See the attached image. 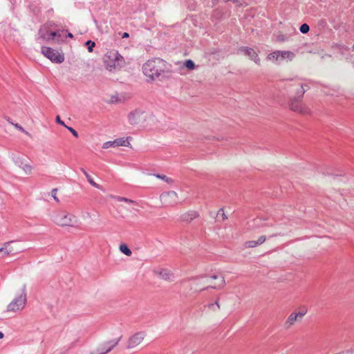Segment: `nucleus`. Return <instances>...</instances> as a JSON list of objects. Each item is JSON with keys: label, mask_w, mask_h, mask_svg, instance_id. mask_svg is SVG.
I'll list each match as a JSON object with an SVG mask.
<instances>
[{"label": "nucleus", "mask_w": 354, "mask_h": 354, "mask_svg": "<svg viewBox=\"0 0 354 354\" xmlns=\"http://www.w3.org/2000/svg\"><path fill=\"white\" fill-rule=\"evenodd\" d=\"M295 87V95L290 97L288 102V106L290 110L302 114H307L310 112L309 109L304 106L302 103L304 95L306 90L302 84H293Z\"/></svg>", "instance_id": "obj_1"}, {"label": "nucleus", "mask_w": 354, "mask_h": 354, "mask_svg": "<svg viewBox=\"0 0 354 354\" xmlns=\"http://www.w3.org/2000/svg\"><path fill=\"white\" fill-rule=\"evenodd\" d=\"M165 62L158 57L148 60L142 66L143 73L151 78L154 80L159 77L162 73L165 71Z\"/></svg>", "instance_id": "obj_2"}, {"label": "nucleus", "mask_w": 354, "mask_h": 354, "mask_svg": "<svg viewBox=\"0 0 354 354\" xmlns=\"http://www.w3.org/2000/svg\"><path fill=\"white\" fill-rule=\"evenodd\" d=\"M27 302L26 298V286L24 284L21 288L20 295L16 297L8 306L7 310L16 312L21 310Z\"/></svg>", "instance_id": "obj_3"}, {"label": "nucleus", "mask_w": 354, "mask_h": 354, "mask_svg": "<svg viewBox=\"0 0 354 354\" xmlns=\"http://www.w3.org/2000/svg\"><path fill=\"white\" fill-rule=\"evenodd\" d=\"M41 53L53 63L61 64L64 61V54L59 53L50 47L43 46L41 48Z\"/></svg>", "instance_id": "obj_4"}, {"label": "nucleus", "mask_w": 354, "mask_h": 354, "mask_svg": "<svg viewBox=\"0 0 354 354\" xmlns=\"http://www.w3.org/2000/svg\"><path fill=\"white\" fill-rule=\"evenodd\" d=\"M64 30H58V31H50L47 32L46 33L41 28L39 30V37L43 39L44 40L50 41L53 39H56L58 42L64 41V38L61 34Z\"/></svg>", "instance_id": "obj_5"}, {"label": "nucleus", "mask_w": 354, "mask_h": 354, "mask_svg": "<svg viewBox=\"0 0 354 354\" xmlns=\"http://www.w3.org/2000/svg\"><path fill=\"white\" fill-rule=\"evenodd\" d=\"M122 336L117 339H111L104 342L97 349L96 354H106L110 352L115 346H116L120 341Z\"/></svg>", "instance_id": "obj_6"}, {"label": "nucleus", "mask_w": 354, "mask_h": 354, "mask_svg": "<svg viewBox=\"0 0 354 354\" xmlns=\"http://www.w3.org/2000/svg\"><path fill=\"white\" fill-rule=\"evenodd\" d=\"M108 57L111 59V64L107 65V68L111 71L112 68L120 67L124 62L123 57L118 51H111Z\"/></svg>", "instance_id": "obj_7"}, {"label": "nucleus", "mask_w": 354, "mask_h": 354, "mask_svg": "<svg viewBox=\"0 0 354 354\" xmlns=\"http://www.w3.org/2000/svg\"><path fill=\"white\" fill-rule=\"evenodd\" d=\"M75 216L70 214L62 212L55 217L56 223L61 226H72L73 225V218Z\"/></svg>", "instance_id": "obj_8"}, {"label": "nucleus", "mask_w": 354, "mask_h": 354, "mask_svg": "<svg viewBox=\"0 0 354 354\" xmlns=\"http://www.w3.org/2000/svg\"><path fill=\"white\" fill-rule=\"evenodd\" d=\"M238 52L243 53L251 60L254 61L257 64L260 65V58L253 48L248 46H241L238 49Z\"/></svg>", "instance_id": "obj_9"}, {"label": "nucleus", "mask_w": 354, "mask_h": 354, "mask_svg": "<svg viewBox=\"0 0 354 354\" xmlns=\"http://www.w3.org/2000/svg\"><path fill=\"white\" fill-rule=\"evenodd\" d=\"M145 336V335L142 332H138L132 335L128 341L127 348H131L139 345L144 339Z\"/></svg>", "instance_id": "obj_10"}, {"label": "nucleus", "mask_w": 354, "mask_h": 354, "mask_svg": "<svg viewBox=\"0 0 354 354\" xmlns=\"http://www.w3.org/2000/svg\"><path fill=\"white\" fill-rule=\"evenodd\" d=\"M14 242H15V241H10L4 243L3 246L0 248V254L1 252H3L5 254L8 255V254H15L18 252H20L21 250L15 251L12 248H8V245H9L10 243H12Z\"/></svg>", "instance_id": "obj_11"}, {"label": "nucleus", "mask_w": 354, "mask_h": 354, "mask_svg": "<svg viewBox=\"0 0 354 354\" xmlns=\"http://www.w3.org/2000/svg\"><path fill=\"white\" fill-rule=\"evenodd\" d=\"M282 57L283 55L281 54V51L276 50L272 53L268 54L267 59L276 63H280L281 61H283Z\"/></svg>", "instance_id": "obj_12"}, {"label": "nucleus", "mask_w": 354, "mask_h": 354, "mask_svg": "<svg viewBox=\"0 0 354 354\" xmlns=\"http://www.w3.org/2000/svg\"><path fill=\"white\" fill-rule=\"evenodd\" d=\"M156 274L162 279L165 281H171L172 274L167 269H161L158 271H155Z\"/></svg>", "instance_id": "obj_13"}, {"label": "nucleus", "mask_w": 354, "mask_h": 354, "mask_svg": "<svg viewBox=\"0 0 354 354\" xmlns=\"http://www.w3.org/2000/svg\"><path fill=\"white\" fill-rule=\"evenodd\" d=\"M198 216V214L195 211H189L181 216V219L183 221L189 223L193 221L195 218Z\"/></svg>", "instance_id": "obj_14"}, {"label": "nucleus", "mask_w": 354, "mask_h": 354, "mask_svg": "<svg viewBox=\"0 0 354 354\" xmlns=\"http://www.w3.org/2000/svg\"><path fill=\"white\" fill-rule=\"evenodd\" d=\"M225 284V279L223 277H221V283L218 285H214V286H211V285H208L207 286H204L201 288H200L199 290H196V291H199V292H201L203 290H207L209 288H213V289H221L222 288Z\"/></svg>", "instance_id": "obj_15"}, {"label": "nucleus", "mask_w": 354, "mask_h": 354, "mask_svg": "<svg viewBox=\"0 0 354 354\" xmlns=\"http://www.w3.org/2000/svg\"><path fill=\"white\" fill-rule=\"evenodd\" d=\"M140 115V111L138 110H135L133 111H131L129 113L128 115V119L130 122V124H137L138 123V116Z\"/></svg>", "instance_id": "obj_16"}, {"label": "nucleus", "mask_w": 354, "mask_h": 354, "mask_svg": "<svg viewBox=\"0 0 354 354\" xmlns=\"http://www.w3.org/2000/svg\"><path fill=\"white\" fill-rule=\"evenodd\" d=\"M80 170L82 171V173L84 174V176H86L88 182L94 187L95 188H97V189H100L101 188V186L96 183L93 179L91 178V176L88 174V172L84 169V168H81Z\"/></svg>", "instance_id": "obj_17"}, {"label": "nucleus", "mask_w": 354, "mask_h": 354, "mask_svg": "<svg viewBox=\"0 0 354 354\" xmlns=\"http://www.w3.org/2000/svg\"><path fill=\"white\" fill-rule=\"evenodd\" d=\"M192 279L196 281V286H201L209 283V278L204 276L192 277Z\"/></svg>", "instance_id": "obj_18"}, {"label": "nucleus", "mask_w": 354, "mask_h": 354, "mask_svg": "<svg viewBox=\"0 0 354 354\" xmlns=\"http://www.w3.org/2000/svg\"><path fill=\"white\" fill-rule=\"evenodd\" d=\"M113 143H115V146H128L129 144L128 139L125 138H117L113 141Z\"/></svg>", "instance_id": "obj_19"}, {"label": "nucleus", "mask_w": 354, "mask_h": 354, "mask_svg": "<svg viewBox=\"0 0 354 354\" xmlns=\"http://www.w3.org/2000/svg\"><path fill=\"white\" fill-rule=\"evenodd\" d=\"M120 251L127 256H131L132 254L131 250L129 249V246L125 243L120 244L119 247Z\"/></svg>", "instance_id": "obj_20"}, {"label": "nucleus", "mask_w": 354, "mask_h": 354, "mask_svg": "<svg viewBox=\"0 0 354 354\" xmlns=\"http://www.w3.org/2000/svg\"><path fill=\"white\" fill-rule=\"evenodd\" d=\"M227 218L223 208H220L216 213V221H223Z\"/></svg>", "instance_id": "obj_21"}, {"label": "nucleus", "mask_w": 354, "mask_h": 354, "mask_svg": "<svg viewBox=\"0 0 354 354\" xmlns=\"http://www.w3.org/2000/svg\"><path fill=\"white\" fill-rule=\"evenodd\" d=\"M12 160L15 164L20 168L25 164L24 159L19 156H13Z\"/></svg>", "instance_id": "obj_22"}, {"label": "nucleus", "mask_w": 354, "mask_h": 354, "mask_svg": "<svg viewBox=\"0 0 354 354\" xmlns=\"http://www.w3.org/2000/svg\"><path fill=\"white\" fill-rule=\"evenodd\" d=\"M281 54L283 55L282 59H288L289 60H292L295 57V54L289 50L281 51Z\"/></svg>", "instance_id": "obj_23"}, {"label": "nucleus", "mask_w": 354, "mask_h": 354, "mask_svg": "<svg viewBox=\"0 0 354 354\" xmlns=\"http://www.w3.org/2000/svg\"><path fill=\"white\" fill-rule=\"evenodd\" d=\"M85 46L87 48V50L89 53H92L93 51V48L95 46V43L91 40H87L85 44Z\"/></svg>", "instance_id": "obj_24"}, {"label": "nucleus", "mask_w": 354, "mask_h": 354, "mask_svg": "<svg viewBox=\"0 0 354 354\" xmlns=\"http://www.w3.org/2000/svg\"><path fill=\"white\" fill-rule=\"evenodd\" d=\"M184 66L189 70H194L196 67L195 63L192 59H187L184 62Z\"/></svg>", "instance_id": "obj_25"}, {"label": "nucleus", "mask_w": 354, "mask_h": 354, "mask_svg": "<svg viewBox=\"0 0 354 354\" xmlns=\"http://www.w3.org/2000/svg\"><path fill=\"white\" fill-rule=\"evenodd\" d=\"M21 169L25 171L26 174H30L32 173V167L30 164L25 163Z\"/></svg>", "instance_id": "obj_26"}, {"label": "nucleus", "mask_w": 354, "mask_h": 354, "mask_svg": "<svg viewBox=\"0 0 354 354\" xmlns=\"http://www.w3.org/2000/svg\"><path fill=\"white\" fill-rule=\"evenodd\" d=\"M299 30L303 34H306L310 30V26L307 24H303L300 26Z\"/></svg>", "instance_id": "obj_27"}, {"label": "nucleus", "mask_w": 354, "mask_h": 354, "mask_svg": "<svg viewBox=\"0 0 354 354\" xmlns=\"http://www.w3.org/2000/svg\"><path fill=\"white\" fill-rule=\"evenodd\" d=\"M259 245L257 244V241H248L245 243V248H254Z\"/></svg>", "instance_id": "obj_28"}, {"label": "nucleus", "mask_w": 354, "mask_h": 354, "mask_svg": "<svg viewBox=\"0 0 354 354\" xmlns=\"http://www.w3.org/2000/svg\"><path fill=\"white\" fill-rule=\"evenodd\" d=\"M298 317V315L297 313H291L288 319V322L291 325L296 320Z\"/></svg>", "instance_id": "obj_29"}, {"label": "nucleus", "mask_w": 354, "mask_h": 354, "mask_svg": "<svg viewBox=\"0 0 354 354\" xmlns=\"http://www.w3.org/2000/svg\"><path fill=\"white\" fill-rule=\"evenodd\" d=\"M158 178H160V179H162L164 180H165L166 182L169 183L170 181H172V180L171 178H169L168 177H167L165 175H162V174H156L155 175Z\"/></svg>", "instance_id": "obj_30"}, {"label": "nucleus", "mask_w": 354, "mask_h": 354, "mask_svg": "<svg viewBox=\"0 0 354 354\" xmlns=\"http://www.w3.org/2000/svg\"><path fill=\"white\" fill-rule=\"evenodd\" d=\"M65 127L76 138H78L79 135L76 130H75L73 128L68 126H65Z\"/></svg>", "instance_id": "obj_31"}, {"label": "nucleus", "mask_w": 354, "mask_h": 354, "mask_svg": "<svg viewBox=\"0 0 354 354\" xmlns=\"http://www.w3.org/2000/svg\"><path fill=\"white\" fill-rule=\"evenodd\" d=\"M112 146H115V143H113V141H109V142H106L103 144L102 148L108 149Z\"/></svg>", "instance_id": "obj_32"}, {"label": "nucleus", "mask_w": 354, "mask_h": 354, "mask_svg": "<svg viewBox=\"0 0 354 354\" xmlns=\"http://www.w3.org/2000/svg\"><path fill=\"white\" fill-rule=\"evenodd\" d=\"M57 188H55V189H53L52 191H51V196L55 199V201H56L57 202H59V199L57 197Z\"/></svg>", "instance_id": "obj_33"}, {"label": "nucleus", "mask_w": 354, "mask_h": 354, "mask_svg": "<svg viewBox=\"0 0 354 354\" xmlns=\"http://www.w3.org/2000/svg\"><path fill=\"white\" fill-rule=\"evenodd\" d=\"M266 236L264 235H262L259 237V239L257 240V244L259 245H261L262 243H263L266 241Z\"/></svg>", "instance_id": "obj_34"}, {"label": "nucleus", "mask_w": 354, "mask_h": 354, "mask_svg": "<svg viewBox=\"0 0 354 354\" xmlns=\"http://www.w3.org/2000/svg\"><path fill=\"white\" fill-rule=\"evenodd\" d=\"M55 121H56V122H57V124H60V125H62V126H63V127H65V126H66V125L65 124L64 122V121H62V120H61V118H60V116H59V115H57V116H56Z\"/></svg>", "instance_id": "obj_35"}, {"label": "nucleus", "mask_w": 354, "mask_h": 354, "mask_svg": "<svg viewBox=\"0 0 354 354\" xmlns=\"http://www.w3.org/2000/svg\"><path fill=\"white\" fill-rule=\"evenodd\" d=\"M118 201H124L126 203H135V201H132L131 199L124 198V197H120Z\"/></svg>", "instance_id": "obj_36"}, {"label": "nucleus", "mask_w": 354, "mask_h": 354, "mask_svg": "<svg viewBox=\"0 0 354 354\" xmlns=\"http://www.w3.org/2000/svg\"><path fill=\"white\" fill-rule=\"evenodd\" d=\"M14 125H15V127L17 129H18L19 130H20V131H24V128H23L21 125H19V124H14Z\"/></svg>", "instance_id": "obj_37"}, {"label": "nucleus", "mask_w": 354, "mask_h": 354, "mask_svg": "<svg viewBox=\"0 0 354 354\" xmlns=\"http://www.w3.org/2000/svg\"><path fill=\"white\" fill-rule=\"evenodd\" d=\"M129 37V34L128 32H123L122 35V38H128Z\"/></svg>", "instance_id": "obj_38"}, {"label": "nucleus", "mask_w": 354, "mask_h": 354, "mask_svg": "<svg viewBox=\"0 0 354 354\" xmlns=\"http://www.w3.org/2000/svg\"><path fill=\"white\" fill-rule=\"evenodd\" d=\"M353 352V350H348L346 352L340 353L339 354H351Z\"/></svg>", "instance_id": "obj_39"}, {"label": "nucleus", "mask_w": 354, "mask_h": 354, "mask_svg": "<svg viewBox=\"0 0 354 354\" xmlns=\"http://www.w3.org/2000/svg\"><path fill=\"white\" fill-rule=\"evenodd\" d=\"M209 278L212 279H216L218 278V276L216 274H212V275L209 276Z\"/></svg>", "instance_id": "obj_40"}, {"label": "nucleus", "mask_w": 354, "mask_h": 354, "mask_svg": "<svg viewBox=\"0 0 354 354\" xmlns=\"http://www.w3.org/2000/svg\"><path fill=\"white\" fill-rule=\"evenodd\" d=\"M65 37H69L71 39L73 38V35L71 32H68L67 35Z\"/></svg>", "instance_id": "obj_41"}, {"label": "nucleus", "mask_w": 354, "mask_h": 354, "mask_svg": "<svg viewBox=\"0 0 354 354\" xmlns=\"http://www.w3.org/2000/svg\"><path fill=\"white\" fill-rule=\"evenodd\" d=\"M298 315V317H302L305 314H306V312H302V313H297Z\"/></svg>", "instance_id": "obj_42"}, {"label": "nucleus", "mask_w": 354, "mask_h": 354, "mask_svg": "<svg viewBox=\"0 0 354 354\" xmlns=\"http://www.w3.org/2000/svg\"><path fill=\"white\" fill-rule=\"evenodd\" d=\"M281 233H276V234H272L270 237H274V236H281Z\"/></svg>", "instance_id": "obj_43"}, {"label": "nucleus", "mask_w": 354, "mask_h": 354, "mask_svg": "<svg viewBox=\"0 0 354 354\" xmlns=\"http://www.w3.org/2000/svg\"><path fill=\"white\" fill-rule=\"evenodd\" d=\"M225 1H232L233 3H237L239 0H225Z\"/></svg>", "instance_id": "obj_44"}, {"label": "nucleus", "mask_w": 354, "mask_h": 354, "mask_svg": "<svg viewBox=\"0 0 354 354\" xmlns=\"http://www.w3.org/2000/svg\"><path fill=\"white\" fill-rule=\"evenodd\" d=\"M3 336H4L3 333L1 331H0V339H2L3 337Z\"/></svg>", "instance_id": "obj_45"}, {"label": "nucleus", "mask_w": 354, "mask_h": 354, "mask_svg": "<svg viewBox=\"0 0 354 354\" xmlns=\"http://www.w3.org/2000/svg\"><path fill=\"white\" fill-rule=\"evenodd\" d=\"M215 304L217 306V308H220V306H219V304H218V300H217V301H216Z\"/></svg>", "instance_id": "obj_46"}, {"label": "nucleus", "mask_w": 354, "mask_h": 354, "mask_svg": "<svg viewBox=\"0 0 354 354\" xmlns=\"http://www.w3.org/2000/svg\"><path fill=\"white\" fill-rule=\"evenodd\" d=\"M214 304H209V308H214Z\"/></svg>", "instance_id": "obj_47"}, {"label": "nucleus", "mask_w": 354, "mask_h": 354, "mask_svg": "<svg viewBox=\"0 0 354 354\" xmlns=\"http://www.w3.org/2000/svg\"><path fill=\"white\" fill-rule=\"evenodd\" d=\"M8 121L10 122V124H13L12 122H11V120H8Z\"/></svg>", "instance_id": "obj_48"}, {"label": "nucleus", "mask_w": 354, "mask_h": 354, "mask_svg": "<svg viewBox=\"0 0 354 354\" xmlns=\"http://www.w3.org/2000/svg\"><path fill=\"white\" fill-rule=\"evenodd\" d=\"M8 121L10 122V124H13L12 122H11V120H8Z\"/></svg>", "instance_id": "obj_49"}, {"label": "nucleus", "mask_w": 354, "mask_h": 354, "mask_svg": "<svg viewBox=\"0 0 354 354\" xmlns=\"http://www.w3.org/2000/svg\"><path fill=\"white\" fill-rule=\"evenodd\" d=\"M305 86L309 88V86H308L307 84H305Z\"/></svg>", "instance_id": "obj_50"}, {"label": "nucleus", "mask_w": 354, "mask_h": 354, "mask_svg": "<svg viewBox=\"0 0 354 354\" xmlns=\"http://www.w3.org/2000/svg\"><path fill=\"white\" fill-rule=\"evenodd\" d=\"M305 86L309 88V86H308L307 84H305Z\"/></svg>", "instance_id": "obj_51"}, {"label": "nucleus", "mask_w": 354, "mask_h": 354, "mask_svg": "<svg viewBox=\"0 0 354 354\" xmlns=\"http://www.w3.org/2000/svg\"><path fill=\"white\" fill-rule=\"evenodd\" d=\"M305 86L309 88V86H308L307 84H305Z\"/></svg>", "instance_id": "obj_52"}]
</instances>
